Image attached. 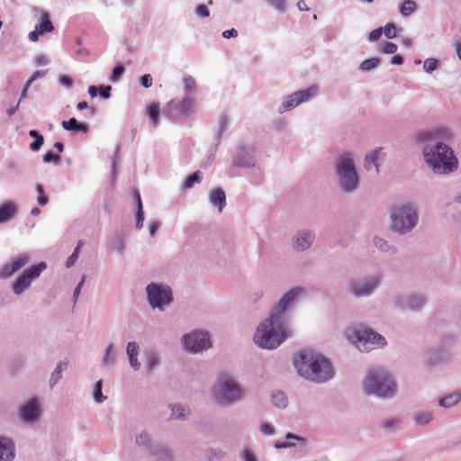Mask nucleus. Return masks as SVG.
<instances>
[{"label":"nucleus","mask_w":461,"mask_h":461,"mask_svg":"<svg viewBox=\"0 0 461 461\" xmlns=\"http://www.w3.org/2000/svg\"><path fill=\"white\" fill-rule=\"evenodd\" d=\"M382 50L386 54H393L397 51V45L393 42H384L383 44Z\"/></svg>","instance_id":"44"},{"label":"nucleus","mask_w":461,"mask_h":461,"mask_svg":"<svg viewBox=\"0 0 461 461\" xmlns=\"http://www.w3.org/2000/svg\"><path fill=\"white\" fill-rule=\"evenodd\" d=\"M182 340L185 349L192 353H197L212 347L207 332L194 331L185 335Z\"/></svg>","instance_id":"12"},{"label":"nucleus","mask_w":461,"mask_h":461,"mask_svg":"<svg viewBox=\"0 0 461 461\" xmlns=\"http://www.w3.org/2000/svg\"><path fill=\"white\" fill-rule=\"evenodd\" d=\"M297 98L296 97H293V94L288 95L286 97V99L285 100V102L282 104V108H280V111L281 112H285V111H287L293 107H295L297 106L298 104H300V103H297Z\"/></svg>","instance_id":"33"},{"label":"nucleus","mask_w":461,"mask_h":461,"mask_svg":"<svg viewBox=\"0 0 461 461\" xmlns=\"http://www.w3.org/2000/svg\"><path fill=\"white\" fill-rule=\"evenodd\" d=\"M294 366L300 375L313 382H325L333 375V370L328 359L311 350L302 351L294 359Z\"/></svg>","instance_id":"2"},{"label":"nucleus","mask_w":461,"mask_h":461,"mask_svg":"<svg viewBox=\"0 0 461 461\" xmlns=\"http://www.w3.org/2000/svg\"><path fill=\"white\" fill-rule=\"evenodd\" d=\"M136 196V202H137V219H136V228L141 229L143 226V221H144V212L142 210V203L140 199V195L139 193L135 194Z\"/></svg>","instance_id":"25"},{"label":"nucleus","mask_w":461,"mask_h":461,"mask_svg":"<svg viewBox=\"0 0 461 461\" xmlns=\"http://www.w3.org/2000/svg\"><path fill=\"white\" fill-rule=\"evenodd\" d=\"M94 398L97 402H102L105 399V396L102 393V381H97L95 384Z\"/></svg>","instance_id":"37"},{"label":"nucleus","mask_w":461,"mask_h":461,"mask_svg":"<svg viewBox=\"0 0 461 461\" xmlns=\"http://www.w3.org/2000/svg\"><path fill=\"white\" fill-rule=\"evenodd\" d=\"M67 367V363L59 362L50 377V385L55 384L61 377L62 371Z\"/></svg>","instance_id":"31"},{"label":"nucleus","mask_w":461,"mask_h":461,"mask_svg":"<svg viewBox=\"0 0 461 461\" xmlns=\"http://www.w3.org/2000/svg\"><path fill=\"white\" fill-rule=\"evenodd\" d=\"M158 364L157 357L154 353H149L147 356V366L149 369H153Z\"/></svg>","instance_id":"50"},{"label":"nucleus","mask_w":461,"mask_h":461,"mask_svg":"<svg viewBox=\"0 0 461 461\" xmlns=\"http://www.w3.org/2000/svg\"><path fill=\"white\" fill-rule=\"evenodd\" d=\"M41 414L40 402L32 398L25 402L20 409L21 419L24 422L33 423L38 420Z\"/></svg>","instance_id":"13"},{"label":"nucleus","mask_w":461,"mask_h":461,"mask_svg":"<svg viewBox=\"0 0 461 461\" xmlns=\"http://www.w3.org/2000/svg\"><path fill=\"white\" fill-rule=\"evenodd\" d=\"M348 339L360 351H369L385 345V339L364 327H353L347 331Z\"/></svg>","instance_id":"5"},{"label":"nucleus","mask_w":461,"mask_h":461,"mask_svg":"<svg viewBox=\"0 0 461 461\" xmlns=\"http://www.w3.org/2000/svg\"><path fill=\"white\" fill-rule=\"evenodd\" d=\"M243 458L244 461H257L255 456L248 449L244 451Z\"/></svg>","instance_id":"63"},{"label":"nucleus","mask_w":461,"mask_h":461,"mask_svg":"<svg viewBox=\"0 0 461 461\" xmlns=\"http://www.w3.org/2000/svg\"><path fill=\"white\" fill-rule=\"evenodd\" d=\"M59 82L61 85L66 86L68 87H71L73 84V80L68 76L60 77Z\"/></svg>","instance_id":"57"},{"label":"nucleus","mask_w":461,"mask_h":461,"mask_svg":"<svg viewBox=\"0 0 461 461\" xmlns=\"http://www.w3.org/2000/svg\"><path fill=\"white\" fill-rule=\"evenodd\" d=\"M184 87L186 91H192L194 90V86H195V80L190 77V76H187L185 77H184Z\"/></svg>","instance_id":"46"},{"label":"nucleus","mask_w":461,"mask_h":461,"mask_svg":"<svg viewBox=\"0 0 461 461\" xmlns=\"http://www.w3.org/2000/svg\"><path fill=\"white\" fill-rule=\"evenodd\" d=\"M194 99L185 96L180 101L171 100L167 104L166 113L172 120L188 116L194 110Z\"/></svg>","instance_id":"11"},{"label":"nucleus","mask_w":461,"mask_h":461,"mask_svg":"<svg viewBox=\"0 0 461 461\" xmlns=\"http://www.w3.org/2000/svg\"><path fill=\"white\" fill-rule=\"evenodd\" d=\"M16 207L12 203H6L0 206V223L5 222L14 217Z\"/></svg>","instance_id":"19"},{"label":"nucleus","mask_w":461,"mask_h":461,"mask_svg":"<svg viewBox=\"0 0 461 461\" xmlns=\"http://www.w3.org/2000/svg\"><path fill=\"white\" fill-rule=\"evenodd\" d=\"M129 357V361H130L131 366L134 369H139L140 366V364L138 362L137 356H131V357Z\"/></svg>","instance_id":"61"},{"label":"nucleus","mask_w":461,"mask_h":461,"mask_svg":"<svg viewBox=\"0 0 461 461\" xmlns=\"http://www.w3.org/2000/svg\"><path fill=\"white\" fill-rule=\"evenodd\" d=\"M140 85L145 87L149 88L152 86V77L149 74H145L140 78Z\"/></svg>","instance_id":"49"},{"label":"nucleus","mask_w":461,"mask_h":461,"mask_svg":"<svg viewBox=\"0 0 461 461\" xmlns=\"http://www.w3.org/2000/svg\"><path fill=\"white\" fill-rule=\"evenodd\" d=\"M172 418L183 419L185 416V410L181 405L172 406Z\"/></svg>","instance_id":"41"},{"label":"nucleus","mask_w":461,"mask_h":461,"mask_svg":"<svg viewBox=\"0 0 461 461\" xmlns=\"http://www.w3.org/2000/svg\"><path fill=\"white\" fill-rule=\"evenodd\" d=\"M111 90H112V87L110 86H102V87H100V92H99L100 95L103 98L107 99L111 95Z\"/></svg>","instance_id":"53"},{"label":"nucleus","mask_w":461,"mask_h":461,"mask_svg":"<svg viewBox=\"0 0 461 461\" xmlns=\"http://www.w3.org/2000/svg\"><path fill=\"white\" fill-rule=\"evenodd\" d=\"M426 162L435 173L447 174L457 167V159L453 150L445 144L438 143L434 148H423Z\"/></svg>","instance_id":"3"},{"label":"nucleus","mask_w":461,"mask_h":461,"mask_svg":"<svg viewBox=\"0 0 461 461\" xmlns=\"http://www.w3.org/2000/svg\"><path fill=\"white\" fill-rule=\"evenodd\" d=\"M60 156L59 154H55L53 151H48L44 156H43V161L45 163H55V164H59L60 162Z\"/></svg>","instance_id":"38"},{"label":"nucleus","mask_w":461,"mask_h":461,"mask_svg":"<svg viewBox=\"0 0 461 461\" xmlns=\"http://www.w3.org/2000/svg\"><path fill=\"white\" fill-rule=\"evenodd\" d=\"M62 127L68 131L87 132L88 128L86 124L79 123L75 118L62 122Z\"/></svg>","instance_id":"22"},{"label":"nucleus","mask_w":461,"mask_h":461,"mask_svg":"<svg viewBox=\"0 0 461 461\" xmlns=\"http://www.w3.org/2000/svg\"><path fill=\"white\" fill-rule=\"evenodd\" d=\"M149 441V435L147 433H140L136 438V443L139 445H145Z\"/></svg>","instance_id":"52"},{"label":"nucleus","mask_w":461,"mask_h":461,"mask_svg":"<svg viewBox=\"0 0 461 461\" xmlns=\"http://www.w3.org/2000/svg\"><path fill=\"white\" fill-rule=\"evenodd\" d=\"M147 115L152 122L154 127L158 125L159 106L158 104H150L147 106Z\"/></svg>","instance_id":"24"},{"label":"nucleus","mask_w":461,"mask_h":461,"mask_svg":"<svg viewBox=\"0 0 461 461\" xmlns=\"http://www.w3.org/2000/svg\"><path fill=\"white\" fill-rule=\"evenodd\" d=\"M268 4L279 12H284L285 9V0H267Z\"/></svg>","instance_id":"45"},{"label":"nucleus","mask_w":461,"mask_h":461,"mask_svg":"<svg viewBox=\"0 0 461 461\" xmlns=\"http://www.w3.org/2000/svg\"><path fill=\"white\" fill-rule=\"evenodd\" d=\"M415 421L420 425H425L432 420V416L429 412H424L417 414L414 418Z\"/></svg>","instance_id":"39"},{"label":"nucleus","mask_w":461,"mask_h":461,"mask_svg":"<svg viewBox=\"0 0 461 461\" xmlns=\"http://www.w3.org/2000/svg\"><path fill=\"white\" fill-rule=\"evenodd\" d=\"M381 152V149H375L371 153L367 154L365 158V167L369 170L374 166L375 167V173H378L377 159Z\"/></svg>","instance_id":"23"},{"label":"nucleus","mask_w":461,"mask_h":461,"mask_svg":"<svg viewBox=\"0 0 461 461\" xmlns=\"http://www.w3.org/2000/svg\"><path fill=\"white\" fill-rule=\"evenodd\" d=\"M195 14L202 18H205L210 15V12L204 5H199L195 9Z\"/></svg>","instance_id":"47"},{"label":"nucleus","mask_w":461,"mask_h":461,"mask_svg":"<svg viewBox=\"0 0 461 461\" xmlns=\"http://www.w3.org/2000/svg\"><path fill=\"white\" fill-rule=\"evenodd\" d=\"M14 457V445L6 438H0V461H12Z\"/></svg>","instance_id":"15"},{"label":"nucleus","mask_w":461,"mask_h":461,"mask_svg":"<svg viewBox=\"0 0 461 461\" xmlns=\"http://www.w3.org/2000/svg\"><path fill=\"white\" fill-rule=\"evenodd\" d=\"M41 33L35 28V30L32 31L30 33H29V39L35 42L39 40V36L41 35Z\"/></svg>","instance_id":"62"},{"label":"nucleus","mask_w":461,"mask_h":461,"mask_svg":"<svg viewBox=\"0 0 461 461\" xmlns=\"http://www.w3.org/2000/svg\"><path fill=\"white\" fill-rule=\"evenodd\" d=\"M364 389L367 393H374L379 397H390L396 391V384L386 372L374 370L364 381Z\"/></svg>","instance_id":"4"},{"label":"nucleus","mask_w":461,"mask_h":461,"mask_svg":"<svg viewBox=\"0 0 461 461\" xmlns=\"http://www.w3.org/2000/svg\"><path fill=\"white\" fill-rule=\"evenodd\" d=\"M271 401L277 408H285L287 404V399L283 393H276L272 395Z\"/></svg>","instance_id":"29"},{"label":"nucleus","mask_w":461,"mask_h":461,"mask_svg":"<svg viewBox=\"0 0 461 461\" xmlns=\"http://www.w3.org/2000/svg\"><path fill=\"white\" fill-rule=\"evenodd\" d=\"M402 62H403V58L401 55H395L391 59V63L393 65H402Z\"/></svg>","instance_id":"64"},{"label":"nucleus","mask_w":461,"mask_h":461,"mask_svg":"<svg viewBox=\"0 0 461 461\" xmlns=\"http://www.w3.org/2000/svg\"><path fill=\"white\" fill-rule=\"evenodd\" d=\"M139 350V346L136 342H129L127 345V355L128 357L131 356H137Z\"/></svg>","instance_id":"48"},{"label":"nucleus","mask_w":461,"mask_h":461,"mask_svg":"<svg viewBox=\"0 0 461 461\" xmlns=\"http://www.w3.org/2000/svg\"><path fill=\"white\" fill-rule=\"evenodd\" d=\"M147 293L149 302L153 308L163 309L172 301V292L167 286L150 284L147 286Z\"/></svg>","instance_id":"9"},{"label":"nucleus","mask_w":461,"mask_h":461,"mask_svg":"<svg viewBox=\"0 0 461 461\" xmlns=\"http://www.w3.org/2000/svg\"><path fill=\"white\" fill-rule=\"evenodd\" d=\"M46 263L41 262L26 269L14 283V293L15 294H21L24 292L31 285L32 280L39 277L41 273L46 269Z\"/></svg>","instance_id":"10"},{"label":"nucleus","mask_w":461,"mask_h":461,"mask_svg":"<svg viewBox=\"0 0 461 461\" xmlns=\"http://www.w3.org/2000/svg\"><path fill=\"white\" fill-rule=\"evenodd\" d=\"M384 33L387 39H393L396 36V27L393 23H387L384 28Z\"/></svg>","instance_id":"42"},{"label":"nucleus","mask_w":461,"mask_h":461,"mask_svg":"<svg viewBox=\"0 0 461 461\" xmlns=\"http://www.w3.org/2000/svg\"><path fill=\"white\" fill-rule=\"evenodd\" d=\"M45 75L44 71L38 70L35 71L31 77L27 80L28 84H32L34 80H36L38 77H43Z\"/></svg>","instance_id":"58"},{"label":"nucleus","mask_w":461,"mask_h":461,"mask_svg":"<svg viewBox=\"0 0 461 461\" xmlns=\"http://www.w3.org/2000/svg\"><path fill=\"white\" fill-rule=\"evenodd\" d=\"M375 245L382 250H385L388 248L386 241L380 238L375 239Z\"/></svg>","instance_id":"54"},{"label":"nucleus","mask_w":461,"mask_h":461,"mask_svg":"<svg viewBox=\"0 0 461 461\" xmlns=\"http://www.w3.org/2000/svg\"><path fill=\"white\" fill-rule=\"evenodd\" d=\"M317 91H318V86H312L308 87L307 89L294 92L293 94V97L294 98L296 97L298 100L297 103L302 104V103L308 101L311 97L315 95Z\"/></svg>","instance_id":"20"},{"label":"nucleus","mask_w":461,"mask_h":461,"mask_svg":"<svg viewBox=\"0 0 461 461\" xmlns=\"http://www.w3.org/2000/svg\"><path fill=\"white\" fill-rule=\"evenodd\" d=\"M41 34L44 32H51L54 26L50 19L48 13H43L41 16V22L35 27Z\"/></svg>","instance_id":"21"},{"label":"nucleus","mask_w":461,"mask_h":461,"mask_svg":"<svg viewBox=\"0 0 461 461\" xmlns=\"http://www.w3.org/2000/svg\"><path fill=\"white\" fill-rule=\"evenodd\" d=\"M35 189L36 191L38 192L39 194V196L37 198V201H38V203L41 205V206H44L48 203L49 202V198L48 196L45 194V192H44V188L42 186V185L41 184H37L35 185Z\"/></svg>","instance_id":"34"},{"label":"nucleus","mask_w":461,"mask_h":461,"mask_svg":"<svg viewBox=\"0 0 461 461\" xmlns=\"http://www.w3.org/2000/svg\"><path fill=\"white\" fill-rule=\"evenodd\" d=\"M260 431L264 435H271V434H273L274 429H273V428L270 425H268L267 423H263L260 426Z\"/></svg>","instance_id":"55"},{"label":"nucleus","mask_w":461,"mask_h":461,"mask_svg":"<svg viewBox=\"0 0 461 461\" xmlns=\"http://www.w3.org/2000/svg\"><path fill=\"white\" fill-rule=\"evenodd\" d=\"M83 245H84V243L81 240L77 243V246L76 247L74 252L72 253L71 256H69V258L67 260L68 267H70L71 266H73L76 263V261L78 258V254H79L80 249L83 247Z\"/></svg>","instance_id":"35"},{"label":"nucleus","mask_w":461,"mask_h":461,"mask_svg":"<svg viewBox=\"0 0 461 461\" xmlns=\"http://www.w3.org/2000/svg\"><path fill=\"white\" fill-rule=\"evenodd\" d=\"M200 181V172L196 171L187 177L184 185L185 188L189 189L194 185V183H199Z\"/></svg>","instance_id":"36"},{"label":"nucleus","mask_w":461,"mask_h":461,"mask_svg":"<svg viewBox=\"0 0 461 461\" xmlns=\"http://www.w3.org/2000/svg\"><path fill=\"white\" fill-rule=\"evenodd\" d=\"M437 66H438V60L430 58V59H427L424 61L423 68L426 72L430 73L437 68Z\"/></svg>","instance_id":"40"},{"label":"nucleus","mask_w":461,"mask_h":461,"mask_svg":"<svg viewBox=\"0 0 461 461\" xmlns=\"http://www.w3.org/2000/svg\"><path fill=\"white\" fill-rule=\"evenodd\" d=\"M383 33V28H377L375 30H373L370 33H369V41H375L377 40L380 39L381 35Z\"/></svg>","instance_id":"51"},{"label":"nucleus","mask_w":461,"mask_h":461,"mask_svg":"<svg viewBox=\"0 0 461 461\" xmlns=\"http://www.w3.org/2000/svg\"><path fill=\"white\" fill-rule=\"evenodd\" d=\"M392 230L399 233H405L416 225L418 216L415 209L409 205H402L392 212Z\"/></svg>","instance_id":"7"},{"label":"nucleus","mask_w":461,"mask_h":461,"mask_svg":"<svg viewBox=\"0 0 461 461\" xmlns=\"http://www.w3.org/2000/svg\"><path fill=\"white\" fill-rule=\"evenodd\" d=\"M435 137H441L447 139L450 136L448 131L447 129H438L434 133Z\"/></svg>","instance_id":"56"},{"label":"nucleus","mask_w":461,"mask_h":461,"mask_svg":"<svg viewBox=\"0 0 461 461\" xmlns=\"http://www.w3.org/2000/svg\"><path fill=\"white\" fill-rule=\"evenodd\" d=\"M380 64V60L377 58L368 59L364 60L360 64V69L364 71H368L376 68Z\"/></svg>","instance_id":"32"},{"label":"nucleus","mask_w":461,"mask_h":461,"mask_svg":"<svg viewBox=\"0 0 461 461\" xmlns=\"http://www.w3.org/2000/svg\"><path fill=\"white\" fill-rule=\"evenodd\" d=\"M423 299L420 296H411L407 300V308L411 311L419 310L423 305Z\"/></svg>","instance_id":"30"},{"label":"nucleus","mask_w":461,"mask_h":461,"mask_svg":"<svg viewBox=\"0 0 461 461\" xmlns=\"http://www.w3.org/2000/svg\"><path fill=\"white\" fill-rule=\"evenodd\" d=\"M313 240V234L311 232L299 233L296 238V241L294 244V248L297 250H303L309 248Z\"/></svg>","instance_id":"18"},{"label":"nucleus","mask_w":461,"mask_h":461,"mask_svg":"<svg viewBox=\"0 0 461 461\" xmlns=\"http://www.w3.org/2000/svg\"><path fill=\"white\" fill-rule=\"evenodd\" d=\"M30 136L35 138V140L31 143L30 149L33 151H37L41 149L44 142V138L36 130H32L29 132Z\"/></svg>","instance_id":"26"},{"label":"nucleus","mask_w":461,"mask_h":461,"mask_svg":"<svg viewBox=\"0 0 461 461\" xmlns=\"http://www.w3.org/2000/svg\"><path fill=\"white\" fill-rule=\"evenodd\" d=\"M30 262V258L27 254H21L7 264H5L1 272L0 276L3 278H8L14 273L24 267Z\"/></svg>","instance_id":"14"},{"label":"nucleus","mask_w":461,"mask_h":461,"mask_svg":"<svg viewBox=\"0 0 461 461\" xmlns=\"http://www.w3.org/2000/svg\"><path fill=\"white\" fill-rule=\"evenodd\" d=\"M416 9V4L412 0H405L400 9V13L402 16H409Z\"/></svg>","instance_id":"27"},{"label":"nucleus","mask_w":461,"mask_h":461,"mask_svg":"<svg viewBox=\"0 0 461 461\" xmlns=\"http://www.w3.org/2000/svg\"><path fill=\"white\" fill-rule=\"evenodd\" d=\"M340 185L345 191H351L357 186V176L350 154H345L339 159L337 166Z\"/></svg>","instance_id":"8"},{"label":"nucleus","mask_w":461,"mask_h":461,"mask_svg":"<svg viewBox=\"0 0 461 461\" xmlns=\"http://www.w3.org/2000/svg\"><path fill=\"white\" fill-rule=\"evenodd\" d=\"M237 35L238 32L235 29L226 30L222 32V36L226 39L236 37Z\"/></svg>","instance_id":"60"},{"label":"nucleus","mask_w":461,"mask_h":461,"mask_svg":"<svg viewBox=\"0 0 461 461\" xmlns=\"http://www.w3.org/2000/svg\"><path fill=\"white\" fill-rule=\"evenodd\" d=\"M113 354V346L112 345H109L107 349H106V352H105V355L104 357V363H109L112 359H111V356Z\"/></svg>","instance_id":"59"},{"label":"nucleus","mask_w":461,"mask_h":461,"mask_svg":"<svg viewBox=\"0 0 461 461\" xmlns=\"http://www.w3.org/2000/svg\"><path fill=\"white\" fill-rule=\"evenodd\" d=\"M378 280L375 278H372L368 282H365L361 287H359L358 285H354L353 294L356 296H363V295H368L371 294V292L377 286Z\"/></svg>","instance_id":"16"},{"label":"nucleus","mask_w":461,"mask_h":461,"mask_svg":"<svg viewBox=\"0 0 461 461\" xmlns=\"http://www.w3.org/2000/svg\"><path fill=\"white\" fill-rule=\"evenodd\" d=\"M125 69L122 66H117L113 68L109 79L113 82L118 81L120 77L124 73Z\"/></svg>","instance_id":"43"},{"label":"nucleus","mask_w":461,"mask_h":461,"mask_svg":"<svg viewBox=\"0 0 461 461\" xmlns=\"http://www.w3.org/2000/svg\"><path fill=\"white\" fill-rule=\"evenodd\" d=\"M302 294H303V289L296 287L291 289L280 299L269 318L260 324L254 335V341L258 346L274 349L287 339L289 332L285 327L283 314L294 298Z\"/></svg>","instance_id":"1"},{"label":"nucleus","mask_w":461,"mask_h":461,"mask_svg":"<svg viewBox=\"0 0 461 461\" xmlns=\"http://www.w3.org/2000/svg\"><path fill=\"white\" fill-rule=\"evenodd\" d=\"M213 396L221 403H231L241 398V389L228 375H221L213 387Z\"/></svg>","instance_id":"6"},{"label":"nucleus","mask_w":461,"mask_h":461,"mask_svg":"<svg viewBox=\"0 0 461 461\" xmlns=\"http://www.w3.org/2000/svg\"><path fill=\"white\" fill-rule=\"evenodd\" d=\"M209 200L212 205L218 207L219 212H221L222 208L226 204V196L224 191L220 188L212 190L209 195Z\"/></svg>","instance_id":"17"},{"label":"nucleus","mask_w":461,"mask_h":461,"mask_svg":"<svg viewBox=\"0 0 461 461\" xmlns=\"http://www.w3.org/2000/svg\"><path fill=\"white\" fill-rule=\"evenodd\" d=\"M459 400H460V394L454 393V394H451V395H448L447 397L440 399L439 405L443 406V407L449 408V407L454 406L456 403H457V402Z\"/></svg>","instance_id":"28"}]
</instances>
